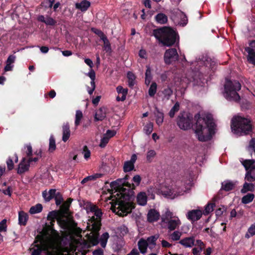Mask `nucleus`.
<instances>
[{
    "instance_id": "nucleus-27",
    "label": "nucleus",
    "mask_w": 255,
    "mask_h": 255,
    "mask_svg": "<svg viewBox=\"0 0 255 255\" xmlns=\"http://www.w3.org/2000/svg\"><path fill=\"white\" fill-rule=\"evenodd\" d=\"M60 215V212L58 211L54 210L49 212L47 217V220L52 222H55V220L57 221Z\"/></svg>"
},
{
    "instance_id": "nucleus-23",
    "label": "nucleus",
    "mask_w": 255,
    "mask_h": 255,
    "mask_svg": "<svg viewBox=\"0 0 255 255\" xmlns=\"http://www.w3.org/2000/svg\"><path fill=\"white\" fill-rule=\"evenodd\" d=\"M28 219V215L24 211H20L18 213V223L21 226H25Z\"/></svg>"
},
{
    "instance_id": "nucleus-1",
    "label": "nucleus",
    "mask_w": 255,
    "mask_h": 255,
    "mask_svg": "<svg viewBox=\"0 0 255 255\" xmlns=\"http://www.w3.org/2000/svg\"><path fill=\"white\" fill-rule=\"evenodd\" d=\"M110 187L115 189L118 193L117 197L113 200L114 205H112L113 212L119 216L123 217L131 212L135 207L133 202L134 198L135 186L126 181L123 178H119L111 182Z\"/></svg>"
},
{
    "instance_id": "nucleus-63",
    "label": "nucleus",
    "mask_w": 255,
    "mask_h": 255,
    "mask_svg": "<svg viewBox=\"0 0 255 255\" xmlns=\"http://www.w3.org/2000/svg\"><path fill=\"white\" fill-rule=\"evenodd\" d=\"M16 59V56L14 55H9L6 61V63H8L9 64L11 65L12 63H13L15 62Z\"/></svg>"
},
{
    "instance_id": "nucleus-9",
    "label": "nucleus",
    "mask_w": 255,
    "mask_h": 255,
    "mask_svg": "<svg viewBox=\"0 0 255 255\" xmlns=\"http://www.w3.org/2000/svg\"><path fill=\"white\" fill-rule=\"evenodd\" d=\"M178 54L176 49L170 48L165 51L164 55V62L167 65H170L172 62H175L178 59Z\"/></svg>"
},
{
    "instance_id": "nucleus-41",
    "label": "nucleus",
    "mask_w": 255,
    "mask_h": 255,
    "mask_svg": "<svg viewBox=\"0 0 255 255\" xmlns=\"http://www.w3.org/2000/svg\"><path fill=\"white\" fill-rule=\"evenodd\" d=\"M255 235V223L252 224L249 228L248 232L245 235V238L249 239L251 237Z\"/></svg>"
},
{
    "instance_id": "nucleus-3",
    "label": "nucleus",
    "mask_w": 255,
    "mask_h": 255,
    "mask_svg": "<svg viewBox=\"0 0 255 255\" xmlns=\"http://www.w3.org/2000/svg\"><path fill=\"white\" fill-rule=\"evenodd\" d=\"M152 35L165 46H172L179 39L177 32L169 26H163L153 30Z\"/></svg>"
},
{
    "instance_id": "nucleus-19",
    "label": "nucleus",
    "mask_w": 255,
    "mask_h": 255,
    "mask_svg": "<svg viewBox=\"0 0 255 255\" xmlns=\"http://www.w3.org/2000/svg\"><path fill=\"white\" fill-rule=\"evenodd\" d=\"M195 242L194 237H189L185 238L179 241V243L186 248H191L193 246Z\"/></svg>"
},
{
    "instance_id": "nucleus-30",
    "label": "nucleus",
    "mask_w": 255,
    "mask_h": 255,
    "mask_svg": "<svg viewBox=\"0 0 255 255\" xmlns=\"http://www.w3.org/2000/svg\"><path fill=\"white\" fill-rule=\"evenodd\" d=\"M255 160L254 159H246L242 162V164L244 166L246 171L252 169L255 165Z\"/></svg>"
},
{
    "instance_id": "nucleus-51",
    "label": "nucleus",
    "mask_w": 255,
    "mask_h": 255,
    "mask_svg": "<svg viewBox=\"0 0 255 255\" xmlns=\"http://www.w3.org/2000/svg\"><path fill=\"white\" fill-rule=\"evenodd\" d=\"M188 23V18L187 16L183 13H182L181 16L180 21L179 22V24L182 26H185Z\"/></svg>"
},
{
    "instance_id": "nucleus-48",
    "label": "nucleus",
    "mask_w": 255,
    "mask_h": 255,
    "mask_svg": "<svg viewBox=\"0 0 255 255\" xmlns=\"http://www.w3.org/2000/svg\"><path fill=\"white\" fill-rule=\"evenodd\" d=\"M248 150L251 154L253 151L255 154V138H252L250 141Z\"/></svg>"
},
{
    "instance_id": "nucleus-12",
    "label": "nucleus",
    "mask_w": 255,
    "mask_h": 255,
    "mask_svg": "<svg viewBox=\"0 0 255 255\" xmlns=\"http://www.w3.org/2000/svg\"><path fill=\"white\" fill-rule=\"evenodd\" d=\"M137 159V156L133 154L130 160L126 161L124 162L123 165V170L125 173L132 171L134 168V163Z\"/></svg>"
},
{
    "instance_id": "nucleus-35",
    "label": "nucleus",
    "mask_w": 255,
    "mask_h": 255,
    "mask_svg": "<svg viewBox=\"0 0 255 255\" xmlns=\"http://www.w3.org/2000/svg\"><path fill=\"white\" fill-rule=\"evenodd\" d=\"M254 197L255 196L254 194L248 193L242 197V202L245 204H249L253 201Z\"/></svg>"
},
{
    "instance_id": "nucleus-61",
    "label": "nucleus",
    "mask_w": 255,
    "mask_h": 255,
    "mask_svg": "<svg viewBox=\"0 0 255 255\" xmlns=\"http://www.w3.org/2000/svg\"><path fill=\"white\" fill-rule=\"evenodd\" d=\"M6 227V220L3 219L0 222V232L5 231Z\"/></svg>"
},
{
    "instance_id": "nucleus-22",
    "label": "nucleus",
    "mask_w": 255,
    "mask_h": 255,
    "mask_svg": "<svg viewBox=\"0 0 255 255\" xmlns=\"http://www.w3.org/2000/svg\"><path fill=\"white\" fill-rule=\"evenodd\" d=\"M137 245L139 250L141 254H144L146 253L148 243L145 240L142 238L140 239L138 242Z\"/></svg>"
},
{
    "instance_id": "nucleus-64",
    "label": "nucleus",
    "mask_w": 255,
    "mask_h": 255,
    "mask_svg": "<svg viewBox=\"0 0 255 255\" xmlns=\"http://www.w3.org/2000/svg\"><path fill=\"white\" fill-rule=\"evenodd\" d=\"M116 134V132L115 130L108 129L107 130L106 134H105L107 137L110 138L113 137Z\"/></svg>"
},
{
    "instance_id": "nucleus-2",
    "label": "nucleus",
    "mask_w": 255,
    "mask_h": 255,
    "mask_svg": "<svg viewBox=\"0 0 255 255\" xmlns=\"http://www.w3.org/2000/svg\"><path fill=\"white\" fill-rule=\"evenodd\" d=\"M194 119L196 121L195 133L198 139L202 142L211 140L212 135L215 134L216 127L212 115L207 114L201 117L198 113L195 115Z\"/></svg>"
},
{
    "instance_id": "nucleus-42",
    "label": "nucleus",
    "mask_w": 255,
    "mask_h": 255,
    "mask_svg": "<svg viewBox=\"0 0 255 255\" xmlns=\"http://www.w3.org/2000/svg\"><path fill=\"white\" fill-rule=\"evenodd\" d=\"M179 103L178 102H176L169 111L168 114L169 116L171 118H173L174 117L175 113H177L179 110Z\"/></svg>"
},
{
    "instance_id": "nucleus-4",
    "label": "nucleus",
    "mask_w": 255,
    "mask_h": 255,
    "mask_svg": "<svg viewBox=\"0 0 255 255\" xmlns=\"http://www.w3.org/2000/svg\"><path fill=\"white\" fill-rule=\"evenodd\" d=\"M231 128L234 133L248 134L252 131L253 125L250 119L237 116L232 119Z\"/></svg>"
},
{
    "instance_id": "nucleus-56",
    "label": "nucleus",
    "mask_w": 255,
    "mask_h": 255,
    "mask_svg": "<svg viewBox=\"0 0 255 255\" xmlns=\"http://www.w3.org/2000/svg\"><path fill=\"white\" fill-rule=\"evenodd\" d=\"M172 93L173 91L172 89L169 87H167L165 88L162 91V93L164 95V97H167V98H168L172 95Z\"/></svg>"
},
{
    "instance_id": "nucleus-10",
    "label": "nucleus",
    "mask_w": 255,
    "mask_h": 255,
    "mask_svg": "<svg viewBox=\"0 0 255 255\" xmlns=\"http://www.w3.org/2000/svg\"><path fill=\"white\" fill-rule=\"evenodd\" d=\"M249 47L245 48V51L248 52V62L255 66V40H252L249 43Z\"/></svg>"
},
{
    "instance_id": "nucleus-25",
    "label": "nucleus",
    "mask_w": 255,
    "mask_h": 255,
    "mask_svg": "<svg viewBox=\"0 0 255 255\" xmlns=\"http://www.w3.org/2000/svg\"><path fill=\"white\" fill-rule=\"evenodd\" d=\"M90 6V2L86 0H83L80 3H76L75 7L82 11H86Z\"/></svg>"
},
{
    "instance_id": "nucleus-7",
    "label": "nucleus",
    "mask_w": 255,
    "mask_h": 255,
    "mask_svg": "<svg viewBox=\"0 0 255 255\" xmlns=\"http://www.w3.org/2000/svg\"><path fill=\"white\" fill-rule=\"evenodd\" d=\"M192 118L188 115L180 114L177 118V125L179 128L186 130L192 127Z\"/></svg>"
},
{
    "instance_id": "nucleus-59",
    "label": "nucleus",
    "mask_w": 255,
    "mask_h": 255,
    "mask_svg": "<svg viewBox=\"0 0 255 255\" xmlns=\"http://www.w3.org/2000/svg\"><path fill=\"white\" fill-rule=\"evenodd\" d=\"M25 148H26V150L25 152L28 157L31 156L32 155V148L31 144L30 143L27 144L25 145Z\"/></svg>"
},
{
    "instance_id": "nucleus-17",
    "label": "nucleus",
    "mask_w": 255,
    "mask_h": 255,
    "mask_svg": "<svg viewBox=\"0 0 255 255\" xmlns=\"http://www.w3.org/2000/svg\"><path fill=\"white\" fill-rule=\"evenodd\" d=\"M154 117H155V122L156 124L158 126H160L163 122L164 119V114L163 112H161L159 109L155 107L154 109V111L153 112Z\"/></svg>"
},
{
    "instance_id": "nucleus-58",
    "label": "nucleus",
    "mask_w": 255,
    "mask_h": 255,
    "mask_svg": "<svg viewBox=\"0 0 255 255\" xmlns=\"http://www.w3.org/2000/svg\"><path fill=\"white\" fill-rule=\"evenodd\" d=\"M60 208L62 213L66 214L69 211L70 206L66 203L64 202L61 205Z\"/></svg>"
},
{
    "instance_id": "nucleus-18",
    "label": "nucleus",
    "mask_w": 255,
    "mask_h": 255,
    "mask_svg": "<svg viewBox=\"0 0 255 255\" xmlns=\"http://www.w3.org/2000/svg\"><path fill=\"white\" fill-rule=\"evenodd\" d=\"M70 126L68 123L64 124L62 126V140L65 142L70 136Z\"/></svg>"
},
{
    "instance_id": "nucleus-52",
    "label": "nucleus",
    "mask_w": 255,
    "mask_h": 255,
    "mask_svg": "<svg viewBox=\"0 0 255 255\" xmlns=\"http://www.w3.org/2000/svg\"><path fill=\"white\" fill-rule=\"evenodd\" d=\"M132 181L133 183H132L131 184H134L135 187L139 185L141 181V178L139 175H136L133 176Z\"/></svg>"
},
{
    "instance_id": "nucleus-43",
    "label": "nucleus",
    "mask_w": 255,
    "mask_h": 255,
    "mask_svg": "<svg viewBox=\"0 0 255 255\" xmlns=\"http://www.w3.org/2000/svg\"><path fill=\"white\" fill-rule=\"evenodd\" d=\"M104 42L103 48L104 50L107 52L111 53L112 51L111 43L107 38L106 40L103 41Z\"/></svg>"
},
{
    "instance_id": "nucleus-28",
    "label": "nucleus",
    "mask_w": 255,
    "mask_h": 255,
    "mask_svg": "<svg viewBox=\"0 0 255 255\" xmlns=\"http://www.w3.org/2000/svg\"><path fill=\"white\" fill-rule=\"evenodd\" d=\"M127 78L128 79V86L129 87L132 88L135 84V75L130 71L127 73Z\"/></svg>"
},
{
    "instance_id": "nucleus-34",
    "label": "nucleus",
    "mask_w": 255,
    "mask_h": 255,
    "mask_svg": "<svg viewBox=\"0 0 255 255\" xmlns=\"http://www.w3.org/2000/svg\"><path fill=\"white\" fill-rule=\"evenodd\" d=\"M106 113L103 112L102 109H100L95 114V120L96 121H102L106 118Z\"/></svg>"
},
{
    "instance_id": "nucleus-31",
    "label": "nucleus",
    "mask_w": 255,
    "mask_h": 255,
    "mask_svg": "<svg viewBox=\"0 0 255 255\" xmlns=\"http://www.w3.org/2000/svg\"><path fill=\"white\" fill-rule=\"evenodd\" d=\"M254 188V184L252 182L248 183L245 182L243 185V188L241 189V192L242 193H246L248 191H253Z\"/></svg>"
},
{
    "instance_id": "nucleus-45",
    "label": "nucleus",
    "mask_w": 255,
    "mask_h": 255,
    "mask_svg": "<svg viewBox=\"0 0 255 255\" xmlns=\"http://www.w3.org/2000/svg\"><path fill=\"white\" fill-rule=\"evenodd\" d=\"M82 118H83L82 112L80 110L77 111L76 113V117H75V125L76 127H77L80 125L81 120Z\"/></svg>"
},
{
    "instance_id": "nucleus-26",
    "label": "nucleus",
    "mask_w": 255,
    "mask_h": 255,
    "mask_svg": "<svg viewBox=\"0 0 255 255\" xmlns=\"http://www.w3.org/2000/svg\"><path fill=\"white\" fill-rule=\"evenodd\" d=\"M155 19L158 23L161 24H165L168 21L167 15L163 13H159L156 15Z\"/></svg>"
},
{
    "instance_id": "nucleus-21",
    "label": "nucleus",
    "mask_w": 255,
    "mask_h": 255,
    "mask_svg": "<svg viewBox=\"0 0 255 255\" xmlns=\"http://www.w3.org/2000/svg\"><path fill=\"white\" fill-rule=\"evenodd\" d=\"M95 216H96V217L98 219V221H97V223L96 224H95L94 227L96 228V230H100L101 228V217L103 215V213L100 209H98L96 211H95L94 213Z\"/></svg>"
},
{
    "instance_id": "nucleus-55",
    "label": "nucleus",
    "mask_w": 255,
    "mask_h": 255,
    "mask_svg": "<svg viewBox=\"0 0 255 255\" xmlns=\"http://www.w3.org/2000/svg\"><path fill=\"white\" fill-rule=\"evenodd\" d=\"M181 233L179 231H175L171 235V238L173 241H178L180 239Z\"/></svg>"
},
{
    "instance_id": "nucleus-33",
    "label": "nucleus",
    "mask_w": 255,
    "mask_h": 255,
    "mask_svg": "<svg viewBox=\"0 0 255 255\" xmlns=\"http://www.w3.org/2000/svg\"><path fill=\"white\" fill-rule=\"evenodd\" d=\"M43 207L41 204H37L35 206H32L29 209V213L31 214H34L41 212L42 210Z\"/></svg>"
},
{
    "instance_id": "nucleus-38",
    "label": "nucleus",
    "mask_w": 255,
    "mask_h": 255,
    "mask_svg": "<svg viewBox=\"0 0 255 255\" xmlns=\"http://www.w3.org/2000/svg\"><path fill=\"white\" fill-rule=\"evenodd\" d=\"M56 148L55 139L53 135H51L49 138V149L50 152H53Z\"/></svg>"
},
{
    "instance_id": "nucleus-36",
    "label": "nucleus",
    "mask_w": 255,
    "mask_h": 255,
    "mask_svg": "<svg viewBox=\"0 0 255 255\" xmlns=\"http://www.w3.org/2000/svg\"><path fill=\"white\" fill-rule=\"evenodd\" d=\"M117 91L119 94H122V101H125L128 94V89L127 88L124 89L122 86H118L116 88Z\"/></svg>"
},
{
    "instance_id": "nucleus-44",
    "label": "nucleus",
    "mask_w": 255,
    "mask_h": 255,
    "mask_svg": "<svg viewBox=\"0 0 255 255\" xmlns=\"http://www.w3.org/2000/svg\"><path fill=\"white\" fill-rule=\"evenodd\" d=\"M157 90V84L155 82H153L148 90V94L150 97H153L156 92Z\"/></svg>"
},
{
    "instance_id": "nucleus-5",
    "label": "nucleus",
    "mask_w": 255,
    "mask_h": 255,
    "mask_svg": "<svg viewBox=\"0 0 255 255\" xmlns=\"http://www.w3.org/2000/svg\"><path fill=\"white\" fill-rule=\"evenodd\" d=\"M241 84L236 80H226L224 85V97L229 101H239L240 96L237 93L241 90Z\"/></svg>"
},
{
    "instance_id": "nucleus-20",
    "label": "nucleus",
    "mask_w": 255,
    "mask_h": 255,
    "mask_svg": "<svg viewBox=\"0 0 255 255\" xmlns=\"http://www.w3.org/2000/svg\"><path fill=\"white\" fill-rule=\"evenodd\" d=\"M136 201L138 205L144 206L147 203V197L145 192H141L136 196Z\"/></svg>"
},
{
    "instance_id": "nucleus-60",
    "label": "nucleus",
    "mask_w": 255,
    "mask_h": 255,
    "mask_svg": "<svg viewBox=\"0 0 255 255\" xmlns=\"http://www.w3.org/2000/svg\"><path fill=\"white\" fill-rule=\"evenodd\" d=\"M83 152L84 153V158L85 159H88L90 157L91 155V152L90 150L88 149L87 145H85L83 147Z\"/></svg>"
},
{
    "instance_id": "nucleus-15",
    "label": "nucleus",
    "mask_w": 255,
    "mask_h": 255,
    "mask_svg": "<svg viewBox=\"0 0 255 255\" xmlns=\"http://www.w3.org/2000/svg\"><path fill=\"white\" fill-rule=\"evenodd\" d=\"M30 165L26 162V157H23L17 169V174L20 175L28 171Z\"/></svg>"
},
{
    "instance_id": "nucleus-46",
    "label": "nucleus",
    "mask_w": 255,
    "mask_h": 255,
    "mask_svg": "<svg viewBox=\"0 0 255 255\" xmlns=\"http://www.w3.org/2000/svg\"><path fill=\"white\" fill-rule=\"evenodd\" d=\"M158 238V235L151 236L147 238L146 241L147 242L148 245L150 244L155 246L156 245V241H157Z\"/></svg>"
},
{
    "instance_id": "nucleus-8",
    "label": "nucleus",
    "mask_w": 255,
    "mask_h": 255,
    "mask_svg": "<svg viewBox=\"0 0 255 255\" xmlns=\"http://www.w3.org/2000/svg\"><path fill=\"white\" fill-rule=\"evenodd\" d=\"M99 231L96 232L94 229H91V232L87 235L88 241H84L83 242L84 248L89 249L92 246H96L99 244Z\"/></svg>"
},
{
    "instance_id": "nucleus-37",
    "label": "nucleus",
    "mask_w": 255,
    "mask_h": 255,
    "mask_svg": "<svg viewBox=\"0 0 255 255\" xmlns=\"http://www.w3.org/2000/svg\"><path fill=\"white\" fill-rule=\"evenodd\" d=\"M145 82L146 84H149L152 80L151 69L149 66H146V70L145 73Z\"/></svg>"
},
{
    "instance_id": "nucleus-50",
    "label": "nucleus",
    "mask_w": 255,
    "mask_h": 255,
    "mask_svg": "<svg viewBox=\"0 0 255 255\" xmlns=\"http://www.w3.org/2000/svg\"><path fill=\"white\" fill-rule=\"evenodd\" d=\"M109 140L110 139H109V137H107L106 136L104 135V136L101 139L99 146L101 148H104L109 142Z\"/></svg>"
},
{
    "instance_id": "nucleus-40",
    "label": "nucleus",
    "mask_w": 255,
    "mask_h": 255,
    "mask_svg": "<svg viewBox=\"0 0 255 255\" xmlns=\"http://www.w3.org/2000/svg\"><path fill=\"white\" fill-rule=\"evenodd\" d=\"M215 207V203H209L205 207V210L203 212V214L205 215H207L214 210V208Z\"/></svg>"
},
{
    "instance_id": "nucleus-49",
    "label": "nucleus",
    "mask_w": 255,
    "mask_h": 255,
    "mask_svg": "<svg viewBox=\"0 0 255 255\" xmlns=\"http://www.w3.org/2000/svg\"><path fill=\"white\" fill-rule=\"evenodd\" d=\"M54 199L55 200V204L57 206L60 205L63 201L62 196L60 192L57 193V195Z\"/></svg>"
},
{
    "instance_id": "nucleus-57",
    "label": "nucleus",
    "mask_w": 255,
    "mask_h": 255,
    "mask_svg": "<svg viewBox=\"0 0 255 255\" xmlns=\"http://www.w3.org/2000/svg\"><path fill=\"white\" fill-rule=\"evenodd\" d=\"M99 209V207L96 205L90 203L86 206V210H90V212L94 213L96 210Z\"/></svg>"
},
{
    "instance_id": "nucleus-13",
    "label": "nucleus",
    "mask_w": 255,
    "mask_h": 255,
    "mask_svg": "<svg viewBox=\"0 0 255 255\" xmlns=\"http://www.w3.org/2000/svg\"><path fill=\"white\" fill-rule=\"evenodd\" d=\"M37 20L44 23L47 26H54L57 24L55 19L48 15L45 17L44 15H40L37 17Z\"/></svg>"
},
{
    "instance_id": "nucleus-6",
    "label": "nucleus",
    "mask_w": 255,
    "mask_h": 255,
    "mask_svg": "<svg viewBox=\"0 0 255 255\" xmlns=\"http://www.w3.org/2000/svg\"><path fill=\"white\" fill-rule=\"evenodd\" d=\"M58 232L51 226L47 223L45 224L41 232L40 242L42 244H49L51 246L54 247V244L60 239Z\"/></svg>"
},
{
    "instance_id": "nucleus-16",
    "label": "nucleus",
    "mask_w": 255,
    "mask_h": 255,
    "mask_svg": "<svg viewBox=\"0 0 255 255\" xmlns=\"http://www.w3.org/2000/svg\"><path fill=\"white\" fill-rule=\"evenodd\" d=\"M159 217L160 214L159 212L153 209L149 210L147 216V221L150 223L158 221Z\"/></svg>"
},
{
    "instance_id": "nucleus-11",
    "label": "nucleus",
    "mask_w": 255,
    "mask_h": 255,
    "mask_svg": "<svg viewBox=\"0 0 255 255\" xmlns=\"http://www.w3.org/2000/svg\"><path fill=\"white\" fill-rule=\"evenodd\" d=\"M203 214V212L200 210H192L188 212L187 218L191 222H194L200 219Z\"/></svg>"
},
{
    "instance_id": "nucleus-39",
    "label": "nucleus",
    "mask_w": 255,
    "mask_h": 255,
    "mask_svg": "<svg viewBox=\"0 0 255 255\" xmlns=\"http://www.w3.org/2000/svg\"><path fill=\"white\" fill-rule=\"evenodd\" d=\"M153 123L149 122L144 126L143 130L146 134L149 135L152 132L153 130Z\"/></svg>"
},
{
    "instance_id": "nucleus-47",
    "label": "nucleus",
    "mask_w": 255,
    "mask_h": 255,
    "mask_svg": "<svg viewBox=\"0 0 255 255\" xmlns=\"http://www.w3.org/2000/svg\"><path fill=\"white\" fill-rule=\"evenodd\" d=\"M56 190L55 189H51L48 192V196L47 197V201H49L53 198H54L57 195Z\"/></svg>"
},
{
    "instance_id": "nucleus-29",
    "label": "nucleus",
    "mask_w": 255,
    "mask_h": 255,
    "mask_svg": "<svg viewBox=\"0 0 255 255\" xmlns=\"http://www.w3.org/2000/svg\"><path fill=\"white\" fill-rule=\"evenodd\" d=\"M235 184L230 181H225L222 183L221 189L226 191H230L235 187Z\"/></svg>"
},
{
    "instance_id": "nucleus-32",
    "label": "nucleus",
    "mask_w": 255,
    "mask_h": 255,
    "mask_svg": "<svg viewBox=\"0 0 255 255\" xmlns=\"http://www.w3.org/2000/svg\"><path fill=\"white\" fill-rule=\"evenodd\" d=\"M162 194L166 197L170 198L171 199L174 198L176 196H177V192H175L172 189H169L166 190L162 191Z\"/></svg>"
},
{
    "instance_id": "nucleus-54",
    "label": "nucleus",
    "mask_w": 255,
    "mask_h": 255,
    "mask_svg": "<svg viewBox=\"0 0 255 255\" xmlns=\"http://www.w3.org/2000/svg\"><path fill=\"white\" fill-rule=\"evenodd\" d=\"M6 165H7V169L9 171L11 170L12 169H13L14 164H13L12 159L11 157H9L7 158V159L6 161Z\"/></svg>"
},
{
    "instance_id": "nucleus-62",
    "label": "nucleus",
    "mask_w": 255,
    "mask_h": 255,
    "mask_svg": "<svg viewBox=\"0 0 255 255\" xmlns=\"http://www.w3.org/2000/svg\"><path fill=\"white\" fill-rule=\"evenodd\" d=\"M57 222L60 226H63L62 227L63 228H64V227L66 226L67 225V221L65 219L61 218L60 217H59L57 220Z\"/></svg>"
},
{
    "instance_id": "nucleus-53",
    "label": "nucleus",
    "mask_w": 255,
    "mask_h": 255,
    "mask_svg": "<svg viewBox=\"0 0 255 255\" xmlns=\"http://www.w3.org/2000/svg\"><path fill=\"white\" fill-rule=\"evenodd\" d=\"M156 153L154 150H150L148 151L146 154V159L149 162H150L152 160V158L154 157Z\"/></svg>"
},
{
    "instance_id": "nucleus-24",
    "label": "nucleus",
    "mask_w": 255,
    "mask_h": 255,
    "mask_svg": "<svg viewBox=\"0 0 255 255\" xmlns=\"http://www.w3.org/2000/svg\"><path fill=\"white\" fill-rule=\"evenodd\" d=\"M180 224L181 222L178 218L174 220L170 219L167 221L168 229L170 231L174 230Z\"/></svg>"
},
{
    "instance_id": "nucleus-14",
    "label": "nucleus",
    "mask_w": 255,
    "mask_h": 255,
    "mask_svg": "<svg viewBox=\"0 0 255 255\" xmlns=\"http://www.w3.org/2000/svg\"><path fill=\"white\" fill-rule=\"evenodd\" d=\"M43 250L45 251V255H58L56 243L54 244V247H52L49 244H42Z\"/></svg>"
}]
</instances>
